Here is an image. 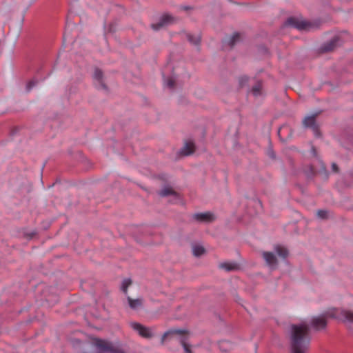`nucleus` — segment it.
I'll list each match as a JSON object with an SVG mask.
<instances>
[{"label":"nucleus","mask_w":353,"mask_h":353,"mask_svg":"<svg viewBox=\"0 0 353 353\" xmlns=\"http://www.w3.org/2000/svg\"><path fill=\"white\" fill-rule=\"evenodd\" d=\"M310 343L309 326L305 323L292 325L291 353H305Z\"/></svg>","instance_id":"nucleus-1"},{"label":"nucleus","mask_w":353,"mask_h":353,"mask_svg":"<svg viewBox=\"0 0 353 353\" xmlns=\"http://www.w3.org/2000/svg\"><path fill=\"white\" fill-rule=\"evenodd\" d=\"M263 256L267 265H269L271 268L274 269L276 267L277 259L273 253L264 252L263 253Z\"/></svg>","instance_id":"nucleus-9"},{"label":"nucleus","mask_w":353,"mask_h":353,"mask_svg":"<svg viewBox=\"0 0 353 353\" xmlns=\"http://www.w3.org/2000/svg\"><path fill=\"white\" fill-rule=\"evenodd\" d=\"M96 345L103 352L114 353V347L109 342L102 340H97L96 341Z\"/></svg>","instance_id":"nucleus-11"},{"label":"nucleus","mask_w":353,"mask_h":353,"mask_svg":"<svg viewBox=\"0 0 353 353\" xmlns=\"http://www.w3.org/2000/svg\"><path fill=\"white\" fill-rule=\"evenodd\" d=\"M285 128H286V127H285V126H283V127H281V128L279 129V133H280V132H281V130H285Z\"/></svg>","instance_id":"nucleus-28"},{"label":"nucleus","mask_w":353,"mask_h":353,"mask_svg":"<svg viewBox=\"0 0 353 353\" xmlns=\"http://www.w3.org/2000/svg\"><path fill=\"white\" fill-rule=\"evenodd\" d=\"M193 217L200 222H211L215 219L214 215L209 212L195 214Z\"/></svg>","instance_id":"nucleus-8"},{"label":"nucleus","mask_w":353,"mask_h":353,"mask_svg":"<svg viewBox=\"0 0 353 353\" xmlns=\"http://www.w3.org/2000/svg\"><path fill=\"white\" fill-rule=\"evenodd\" d=\"M332 170L335 172H336L338 171V167L336 163H332Z\"/></svg>","instance_id":"nucleus-27"},{"label":"nucleus","mask_w":353,"mask_h":353,"mask_svg":"<svg viewBox=\"0 0 353 353\" xmlns=\"http://www.w3.org/2000/svg\"><path fill=\"white\" fill-rule=\"evenodd\" d=\"M12 12L9 10L0 11V30H4L5 26L12 20Z\"/></svg>","instance_id":"nucleus-7"},{"label":"nucleus","mask_w":353,"mask_h":353,"mask_svg":"<svg viewBox=\"0 0 353 353\" xmlns=\"http://www.w3.org/2000/svg\"><path fill=\"white\" fill-rule=\"evenodd\" d=\"M303 125L306 128H311L315 132L317 131V126L315 121V116H307L303 121Z\"/></svg>","instance_id":"nucleus-12"},{"label":"nucleus","mask_w":353,"mask_h":353,"mask_svg":"<svg viewBox=\"0 0 353 353\" xmlns=\"http://www.w3.org/2000/svg\"><path fill=\"white\" fill-rule=\"evenodd\" d=\"M327 317L336 319L350 323H353V312L344 310L333 308L327 310L322 316L312 318L311 321L312 326L316 330L325 327L327 324L326 318Z\"/></svg>","instance_id":"nucleus-2"},{"label":"nucleus","mask_w":353,"mask_h":353,"mask_svg":"<svg viewBox=\"0 0 353 353\" xmlns=\"http://www.w3.org/2000/svg\"><path fill=\"white\" fill-rule=\"evenodd\" d=\"M193 254L196 256H200L205 252V249L200 245H194L192 247Z\"/></svg>","instance_id":"nucleus-20"},{"label":"nucleus","mask_w":353,"mask_h":353,"mask_svg":"<svg viewBox=\"0 0 353 353\" xmlns=\"http://www.w3.org/2000/svg\"><path fill=\"white\" fill-rule=\"evenodd\" d=\"M261 88L262 85L261 83L258 82L253 86L252 89V93L255 97L260 96L261 94Z\"/></svg>","instance_id":"nucleus-22"},{"label":"nucleus","mask_w":353,"mask_h":353,"mask_svg":"<svg viewBox=\"0 0 353 353\" xmlns=\"http://www.w3.org/2000/svg\"><path fill=\"white\" fill-rule=\"evenodd\" d=\"M128 301L130 307L133 310H137L142 305V299H132L128 296Z\"/></svg>","instance_id":"nucleus-17"},{"label":"nucleus","mask_w":353,"mask_h":353,"mask_svg":"<svg viewBox=\"0 0 353 353\" xmlns=\"http://www.w3.org/2000/svg\"><path fill=\"white\" fill-rule=\"evenodd\" d=\"M168 337L176 339L180 341L186 353H191L190 346L187 343L188 334L185 330L172 329L166 332L162 336V342H164Z\"/></svg>","instance_id":"nucleus-3"},{"label":"nucleus","mask_w":353,"mask_h":353,"mask_svg":"<svg viewBox=\"0 0 353 353\" xmlns=\"http://www.w3.org/2000/svg\"><path fill=\"white\" fill-rule=\"evenodd\" d=\"M275 252L276 254L283 259H285L288 254V252L284 247L278 245L275 247Z\"/></svg>","instance_id":"nucleus-19"},{"label":"nucleus","mask_w":353,"mask_h":353,"mask_svg":"<svg viewBox=\"0 0 353 353\" xmlns=\"http://www.w3.org/2000/svg\"><path fill=\"white\" fill-rule=\"evenodd\" d=\"M132 327L136 330L141 336L145 338H151L153 334L150 329L144 327L142 325L137 323H132Z\"/></svg>","instance_id":"nucleus-5"},{"label":"nucleus","mask_w":353,"mask_h":353,"mask_svg":"<svg viewBox=\"0 0 353 353\" xmlns=\"http://www.w3.org/2000/svg\"><path fill=\"white\" fill-rule=\"evenodd\" d=\"M194 144L192 142H188L181 148V153L184 156L190 155L194 152Z\"/></svg>","instance_id":"nucleus-14"},{"label":"nucleus","mask_w":353,"mask_h":353,"mask_svg":"<svg viewBox=\"0 0 353 353\" xmlns=\"http://www.w3.org/2000/svg\"><path fill=\"white\" fill-rule=\"evenodd\" d=\"M95 85L98 89L106 90V86L103 81V73L99 69H96L94 72Z\"/></svg>","instance_id":"nucleus-10"},{"label":"nucleus","mask_w":353,"mask_h":353,"mask_svg":"<svg viewBox=\"0 0 353 353\" xmlns=\"http://www.w3.org/2000/svg\"><path fill=\"white\" fill-rule=\"evenodd\" d=\"M337 41H338L337 38H334L333 39H332L330 41V43L324 45V46L323 47V50L325 52H328V51L332 50L334 49Z\"/></svg>","instance_id":"nucleus-21"},{"label":"nucleus","mask_w":353,"mask_h":353,"mask_svg":"<svg viewBox=\"0 0 353 353\" xmlns=\"http://www.w3.org/2000/svg\"><path fill=\"white\" fill-rule=\"evenodd\" d=\"M286 25L297 28L300 30H310L316 27V26L308 21L299 20V19L291 17L286 21Z\"/></svg>","instance_id":"nucleus-4"},{"label":"nucleus","mask_w":353,"mask_h":353,"mask_svg":"<svg viewBox=\"0 0 353 353\" xmlns=\"http://www.w3.org/2000/svg\"><path fill=\"white\" fill-rule=\"evenodd\" d=\"M160 195L162 196H172L174 197V199H179V195L176 194V192H174L171 188L170 187H165L163 188L161 192Z\"/></svg>","instance_id":"nucleus-16"},{"label":"nucleus","mask_w":353,"mask_h":353,"mask_svg":"<svg viewBox=\"0 0 353 353\" xmlns=\"http://www.w3.org/2000/svg\"><path fill=\"white\" fill-rule=\"evenodd\" d=\"M187 39H188V41L192 45H194L196 47L199 48L200 43H201V39L200 34H199V33L194 34H188Z\"/></svg>","instance_id":"nucleus-15"},{"label":"nucleus","mask_w":353,"mask_h":353,"mask_svg":"<svg viewBox=\"0 0 353 353\" xmlns=\"http://www.w3.org/2000/svg\"><path fill=\"white\" fill-rule=\"evenodd\" d=\"M37 82L35 81H30L26 85V90L27 92H30L32 88L36 85Z\"/></svg>","instance_id":"nucleus-26"},{"label":"nucleus","mask_w":353,"mask_h":353,"mask_svg":"<svg viewBox=\"0 0 353 353\" xmlns=\"http://www.w3.org/2000/svg\"><path fill=\"white\" fill-rule=\"evenodd\" d=\"M241 41V36L239 33L234 34L230 38L228 39L227 43L230 47H233Z\"/></svg>","instance_id":"nucleus-18"},{"label":"nucleus","mask_w":353,"mask_h":353,"mask_svg":"<svg viewBox=\"0 0 353 353\" xmlns=\"http://www.w3.org/2000/svg\"><path fill=\"white\" fill-rule=\"evenodd\" d=\"M173 21L174 19L172 16L165 14L160 19L159 22L152 24V28L154 30H159L161 28L171 24L173 22Z\"/></svg>","instance_id":"nucleus-6"},{"label":"nucleus","mask_w":353,"mask_h":353,"mask_svg":"<svg viewBox=\"0 0 353 353\" xmlns=\"http://www.w3.org/2000/svg\"><path fill=\"white\" fill-rule=\"evenodd\" d=\"M327 212L326 210H320L317 212L316 214L320 219H325L327 217Z\"/></svg>","instance_id":"nucleus-25"},{"label":"nucleus","mask_w":353,"mask_h":353,"mask_svg":"<svg viewBox=\"0 0 353 353\" xmlns=\"http://www.w3.org/2000/svg\"><path fill=\"white\" fill-rule=\"evenodd\" d=\"M219 268L227 272L235 271L239 268V265L235 262H224L219 265Z\"/></svg>","instance_id":"nucleus-13"},{"label":"nucleus","mask_w":353,"mask_h":353,"mask_svg":"<svg viewBox=\"0 0 353 353\" xmlns=\"http://www.w3.org/2000/svg\"><path fill=\"white\" fill-rule=\"evenodd\" d=\"M165 85L169 88H173L174 86V79L172 77H169L165 80Z\"/></svg>","instance_id":"nucleus-24"},{"label":"nucleus","mask_w":353,"mask_h":353,"mask_svg":"<svg viewBox=\"0 0 353 353\" xmlns=\"http://www.w3.org/2000/svg\"><path fill=\"white\" fill-rule=\"evenodd\" d=\"M132 283V281L130 279H124L123 283H122V286H121V289L122 290L126 293V291H127V288L129 285H130Z\"/></svg>","instance_id":"nucleus-23"}]
</instances>
